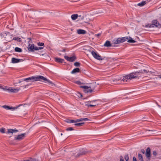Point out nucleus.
I'll return each mask as SVG.
<instances>
[{
    "label": "nucleus",
    "mask_w": 161,
    "mask_h": 161,
    "mask_svg": "<svg viewBox=\"0 0 161 161\" xmlns=\"http://www.w3.org/2000/svg\"><path fill=\"white\" fill-rule=\"evenodd\" d=\"M86 153V152L85 151H82L80 152V153H78L77 155L76 156V157H79L80 156L82 155L85 154Z\"/></svg>",
    "instance_id": "17"
},
{
    "label": "nucleus",
    "mask_w": 161,
    "mask_h": 161,
    "mask_svg": "<svg viewBox=\"0 0 161 161\" xmlns=\"http://www.w3.org/2000/svg\"><path fill=\"white\" fill-rule=\"evenodd\" d=\"M76 123L79 122L83 121V118H81L80 119H76Z\"/></svg>",
    "instance_id": "36"
},
{
    "label": "nucleus",
    "mask_w": 161,
    "mask_h": 161,
    "mask_svg": "<svg viewBox=\"0 0 161 161\" xmlns=\"http://www.w3.org/2000/svg\"><path fill=\"white\" fill-rule=\"evenodd\" d=\"M128 40L127 42L129 43H134L136 41L130 37H124L121 38H119L117 39H114L113 41V44H120L123 43L125 41Z\"/></svg>",
    "instance_id": "2"
},
{
    "label": "nucleus",
    "mask_w": 161,
    "mask_h": 161,
    "mask_svg": "<svg viewBox=\"0 0 161 161\" xmlns=\"http://www.w3.org/2000/svg\"><path fill=\"white\" fill-rule=\"evenodd\" d=\"M141 152L142 153L144 154L145 153V151L144 149H142L141 151Z\"/></svg>",
    "instance_id": "42"
},
{
    "label": "nucleus",
    "mask_w": 161,
    "mask_h": 161,
    "mask_svg": "<svg viewBox=\"0 0 161 161\" xmlns=\"http://www.w3.org/2000/svg\"><path fill=\"white\" fill-rule=\"evenodd\" d=\"M18 131V130H17L13 129H8V131H7L6 133L7 134H9V133H14Z\"/></svg>",
    "instance_id": "13"
},
{
    "label": "nucleus",
    "mask_w": 161,
    "mask_h": 161,
    "mask_svg": "<svg viewBox=\"0 0 161 161\" xmlns=\"http://www.w3.org/2000/svg\"><path fill=\"white\" fill-rule=\"evenodd\" d=\"M78 16V15L76 14H72L71 16V18L73 20H75L77 18Z\"/></svg>",
    "instance_id": "19"
},
{
    "label": "nucleus",
    "mask_w": 161,
    "mask_h": 161,
    "mask_svg": "<svg viewBox=\"0 0 161 161\" xmlns=\"http://www.w3.org/2000/svg\"><path fill=\"white\" fill-rule=\"evenodd\" d=\"M86 105L87 106L88 108L92 107L95 106H96V104H86Z\"/></svg>",
    "instance_id": "27"
},
{
    "label": "nucleus",
    "mask_w": 161,
    "mask_h": 161,
    "mask_svg": "<svg viewBox=\"0 0 161 161\" xmlns=\"http://www.w3.org/2000/svg\"><path fill=\"white\" fill-rule=\"evenodd\" d=\"M92 103V101H88V102H87V103Z\"/></svg>",
    "instance_id": "55"
},
{
    "label": "nucleus",
    "mask_w": 161,
    "mask_h": 161,
    "mask_svg": "<svg viewBox=\"0 0 161 161\" xmlns=\"http://www.w3.org/2000/svg\"><path fill=\"white\" fill-rule=\"evenodd\" d=\"M77 32L79 34H85L86 33V31L83 30L79 29L77 30Z\"/></svg>",
    "instance_id": "16"
},
{
    "label": "nucleus",
    "mask_w": 161,
    "mask_h": 161,
    "mask_svg": "<svg viewBox=\"0 0 161 161\" xmlns=\"http://www.w3.org/2000/svg\"><path fill=\"white\" fill-rule=\"evenodd\" d=\"M147 131H153V132H154L153 133V134H155V132L156 131L155 130H147Z\"/></svg>",
    "instance_id": "46"
},
{
    "label": "nucleus",
    "mask_w": 161,
    "mask_h": 161,
    "mask_svg": "<svg viewBox=\"0 0 161 161\" xmlns=\"http://www.w3.org/2000/svg\"><path fill=\"white\" fill-rule=\"evenodd\" d=\"M91 53L93 57L97 59L101 60L103 59V58H102V57L96 52L93 51H92Z\"/></svg>",
    "instance_id": "4"
},
{
    "label": "nucleus",
    "mask_w": 161,
    "mask_h": 161,
    "mask_svg": "<svg viewBox=\"0 0 161 161\" xmlns=\"http://www.w3.org/2000/svg\"><path fill=\"white\" fill-rule=\"evenodd\" d=\"M125 159L126 161H128L129 160V157L128 155H126L125 157Z\"/></svg>",
    "instance_id": "34"
},
{
    "label": "nucleus",
    "mask_w": 161,
    "mask_h": 161,
    "mask_svg": "<svg viewBox=\"0 0 161 161\" xmlns=\"http://www.w3.org/2000/svg\"><path fill=\"white\" fill-rule=\"evenodd\" d=\"M38 47L34 46V50H37L38 49Z\"/></svg>",
    "instance_id": "49"
},
{
    "label": "nucleus",
    "mask_w": 161,
    "mask_h": 161,
    "mask_svg": "<svg viewBox=\"0 0 161 161\" xmlns=\"http://www.w3.org/2000/svg\"><path fill=\"white\" fill-rule=\"evenodd\" d=\"M37 45L38 46H43L44 45V43H40V42H38L37 44Z\"/></svg>",
    "instance_id": "33"
},
{
    "label": "nucleus",
    "mask_w": 161,
    "mask_h": 161,
    "mask_svg": "<svg viewBox=\"0 0 161 161\" xmlns=\"http://www.w3.org/2000/svg\"><path fill=\"white\" fill-rule=\"evenodd\" d=\"M71 120L69 119L66 122L68 123H71Z\"/></svg>",
    "instance_id": "48"
},
{
    "label": "nucleus",
    "mask_w": 161,
    "mask_h": 161,
    "mask_svg": "<svg viewBox=\"0 0 161 161\" xmlns=\"http://www.w3.org/2000/svg\"><path fill=\"white\" fill-rule=\"evenodd\" d=\"M81 87L85 89V91H86L87 89H88V87L86 86H81Z\"/></svg>",
    "instance_id": "32"
},
{
    "label": "nucleus",
    "mask_w": 161,
    "mask_h": 161,
    "mask_svg": "<svg viewBox=\"0 0 161 161\" xmlns=\"http://www.w3.org/2000/svg\"><path fill=\"white\" fill-rule=\"evenodd\" d=\"M15 51L16 52H21L22 51V50L21 48H19L18 47H16L15 48Z\"/></svg>",
    "instance_id": "23"
},
{
    "label": "nucleus",
    "mask_w": 161,
    "mask_h": 161,
    "mask_svg": "<svg viewBox=\"0 0 161 161\" xmlns=\"http://www.w3.org/2000/svg\"><path fill=\"white\" fill-rule=\"evenodd\" d=\"M89 119H87V118H83V121H88V120H89Z\"/></svg>",
    "instance_id": "44"
},
{
    "label": "nucleus",
    "mask_w": 161,
    "mask_h": 161,
    "mask_svg": "<svg viewBox=\"0 0 161 161\" xmlns=\"http://www.w3.org/2000/svg\"><path fill=\"white\" fill-rule=\"evenodd\" d=\"M80 69L78 68H77L73 69L71 71V73L72 74H74L76 73L79 72H80Z\"/></svg>",
    "instance_id": "18"
},
{
    "label": "nucleus",
    "mask_w": 161,
    "mask_h": 161,
    "mask_svg": "<svg viewBox=\"0 0 161 161\" xmlns=\"http://www.w3.org/2000/svg\"><path fill=\"white\" fill-rule=\"evenodd\" d=\"M43 49V47H38L37 50H41Z\"/></svg>",
    "instance_id": "50"
},
{
    "label": "nucleus",
    "mask_w": 161,
    "mask_h": 161,
    "mask_svg": "<svg viewBox=\"0 0 161 161\" xmlns=\"http://www.w3.org/2000/svg\"><path fill=\"white\" fill-rule=\"evenodd\" d=\"M158 77L161 78V75H158Z\"/></svg>",
    "instance_id": "58"
},
{
    "label": "nucleus",
    "mask_w": 161,
    "mask_h": 161,
    "mask_svg": "<svg viewBox=\"0 0 161 161\" xmlns=\"http://www.w3.org/2000/svg\"><path fill=\"white\" fill-rule=\"evenodd\" d=\"M26 161V160H23V161Z\"/></svg>",
    "instance_id": "64"
},
{
    "label": "nucleus",
    "mask_w": 161,
    "mask_h": 161,
    "mask_svg": "<svg viewBox=\"0 0 161 161\" xmlns=\"http://www.w3.org/2000/svg\"><path fill=\"white\" fill-rule=\"evenodd\" d=\"M78 16H79V17H81V15H79Z\"/></svg>",
    "instance_id": "62"
},
{
    "label": "nucleus",
    "mask_w": 161,
    "mask_h": 161,
    "mask_svg": "<svg viewBox=\"0 0 161 161\" xmlns=\"http://www.w3.org/2000/svg\"><path fill=\"white\" fill-rule=\"evenodd\" d=\"M48 79L41 75H37L35 76H32L23 79V81L31 80L32 81H34L38 80H43L44 82H45Z\"/></svg>",
    "instance_id": "3"
},
{
    "label": "nucleus",
    "mask_w": 161,
    "mask_h": 161,
    "mask_svg": "<svg viewBox=\"0 0 161 161\" xmlns=\"http://www.w3.org/2000/svg\"><path fill=\"white\" fill-rule=\"evenodd\" d=\"M153 154L154 157H156L157 156V153L156 151H153Z\"/></svg>",
    "instance_id": "35"
},
{
    "label": "nucleus",
    "mask_w": 161,
    "mask_h": 161,
    "mask_svg": "<svg viewBox=\"0 0 161 161\" xmlns=\"http://www.w3.org/2000/svg\"><path fill=\"white\" fill-rule=\"evenodd\" d=\"M145 27L146 28L148 27V28H151V27H154V26H153L152 23L151 24H148L147 25H146Z\"/></svg>",
    "instance_id": "24"
},
{
    "label": "nucleus",
    "mask_w": 161,
    "mask_h": 161,
    "mask_svg": "<svg viewBox=\"0 0 161 161\" xmlns=\"http://www.w3.org/2000/svg\"><path fill=\"white\" fill-rule=\"evenodd\" d=\"M75 83L78 85H80L81 84L80 81H76L75 82Z\"/></svg>",
    "instance_id": "37"
},
{
    "label": "nucleus",
    "mask_w": 161,
    "mask_h": 161,
    "mask_svg": "<svg viewBox=\"0 0 161 161\" xmlns=\"http://www.w3.org/2000/svg\"><path fill=\"white\" fill-rule=\"evenodd\" d=\"M14 88L12 87H10V92H13V91H14Z\"/></svg>",
    "instance_id": "45"
},
{
    "label": "nucleus",
    "mask_w": 161,
    "mask_h": 161,
    "mask_svg": "<svg viewBox=\"0 0 161 161\" xmlns=\"http://www.w3.org/2000/svg\"><path fill=\"white\" fill-rule=\"evenodd\" d=\"M74 65L76 66H79L80 65V63L78 62H76L74 63Z\"/></svg>",
    "instance_id": "31"
},
{
    "label": "nucleus",
    "mask_w": 161,
    "mask_h": 161,
    "mask_svg": "<svg viewBox=\"0 0 161 161\" xmlns=\"http://www.w3.org/2000/svg\"><path fill=\"white\" fill-rule=\"evenodd\" d=\"M55 61L58 63H62L64 62V60L61 58H54Z\"/></svg>",
    "instance_id": "15"
},
{
    "label": "nucleus",
    "mask_w": 161,
    "mask_h": 161,
    "mask_svg": "<svg viewBox=\"0 0 161 161\" xmlns=\"http://www.w3.org/2000/svg\"><path fill=\"white\" fill-rule=\"evenodd\" d=\"M96 101V100H93V101H92V103H93V102H95V101Z\"/></svg>",
    "instance_id": "56"
},
{
    "label": "nucleus",
    "mask_w": 161,
    "mask_h": 161,
    "mask_svg": "<svg viewBox=\"0 0 161 161\" xmlns=\"http://www.w3.org/2000/svg\"><path fill=\"white\" fill-rule=\"evenodd\" d=\"M73 130H74V129L72 127L67 128L66 129V130L67 131Z\"/></svg>",
    "instance_id": "30"
},
{
    "label": "nucleus",
    "mask_w": 161,
    "mask_h": 161,
    "mask_svg": "<svg viewBox=\"0 0 161 161\" xmlns=\"http://www.w3.org/2000/svg\"><path fill=\"white\" fill-rule=\"evenodd\" d=\"M133 161H137L135 157H134L133 158Z\"/></svg>",
    "instance_id": "47"
},
{
    "label": "nucleus",
    "mask_w": 161,
    "mask_h": 161,
    "mask_svg": "<svg viewBox=\"0 0 161 161\" xmlns=\"http://www.w3.org/2000/svg\"><path fill=\"white\" fill-rule=\"evenodd\" d=\"M80 97H82V94L81 93H80Z\"/></svg>",
    "instance_id": "60"
},
{
    "label": "nucleus",
    "mask_w": 161,
    "mask_h": 161,
    "mask_svg": "<svg viewBox=\"0 0 161 161\" xmlns=\"http://www.w3.org/2000/svg\"><path fill=\"white\" fill-rule=\"evenodd\" d=\"M5 129L4 128H3L0 129V132L2 133H5Z\"/></svg>",
    "instance_id": "29"
},
{
    "label": "nucleus",
    "mask_w": 161,
    "mask_h": 161,
    "mask_svg": "<svg viewBox=\"0 0 161 161\" xmlns=\"http://www.w3.org/2000/svg\"><path fill=\"white\" fill-rule=\"evenodd\" d=\"M81 19H84V17L83 16H82Z\"/></svg>",
    "instance_id": "57"
},
{
    "label": "nucleus",
    "mask_w": 161,
    "mask_h": 161,
    "mask_svg": "<svg viewBox=\"0 0 161 161\" xmlns=\"http://www.w3.org/2000/svg\"><path fill=\"white\" fill-rule=\"evenodd\" d=\"M110 4L112 3V2L109 1L108 0H106Z\"/></svg>",
    "instance_id": "54"
},
{
    "label": "nucleus",
    "mask_w": 161,
    "mask_h": 161,
    "mask_svg": "<svg viewBox=\"0 0 161 161\" xmlns=\"http://www.w3.org/2000/svg\"><path fill=\"white\" fill-rule=\"evenodd\" d=\"M146 3V2L142 1L141 3H139L137 4V5L140 6H142L145 5Z\"/></svg>",
    "instance_id": "20"
},
{
    "label": "nucleus",
    "mask_w": 161,
    "mask_h": 161,
    "mask_svg": "<svg viewBox=\"0 0 161 161\" xmlns=\"http://www.w3.org/2000/svg\"><path fill=\"white\" fill-rule=\"evenodd\" d=\"M25 135L26 134L25 133L18 135L14 137V139L18 141H21L25 138Z\"/></svg>",
    "instance_id": "6"
},
{
    "label": "nucleus",
    "mask_w": 161,
    "mask_h": 161,
    "mask_svg": "<svg viewBox=\"0 0 161 161\" xmlns=\"http://www.w3.org/2000/svg\"><path fill=\"white\" fill-rule=\"evenodd\" d=\"M26 161H31V158L29 160H26Z\"/></svg>",
    "instance_id": "59"
},
{
    "label": "nucleus",
    "mask_w": 161,
    "mask_h": 161,
    "mask_svg": "<svg viewBox=\"0 0 161 161\" xmlns=\"http://www.w3.org/2000/svg\"><path fill=\"white\" fill-rule=\"evenodd\" d=\"M6 90L8 92H10V88L6 89Z\"/></svg>",
    "instance_id": "51"
},
{
    "label": "nucleus",
    "mask_w": 161,
    "mask_h": 161,
    "mask_svg": "<svg viewBox=\"0 0 161 161\" xmlns=\"http://www.w3.org/2000/svg\"><path fill=\"white\" fill-rule=\"evenodd\" d=\"M71 123H76V119L71 120Z\"/></svg>",
    "instance_id": "40"
},
{
    "label": "nucleus",
    "mask_w": 161,
    "mask_h": 161,
    "mask_svg": "<svg viewBox=\"0 0 161 161\" xmlns=\"http://www.w3.org/2000/svg\"><path fill=\"white\" fill-rule=\"evenodd\" d=\"M56 98H57L58 100H59V98L57 96Z\"/></svg>",
    "instance_id": "61"
},
{
    "label": "nucleus",
    "mask_w": 161,
    "mask_h": 161,
    "mask_svg": "<svg viewBox=\"0 0 161 161\" xmlns=\"http://www.w3.org/2000/svg\"><path fill=\"white\" fill-rule=\"evenodd\" d=\"M145 155L147 160L150 161L151 159V149L150 147H148L146 150Z\"/></svg>",
    "instance_id": "5"
},
{
    "label": "nucleus",
    "mask_w": 161,
    "mask_h": 161,
    "mask_svg": "<svg viewBox=\"0 0 161 161\" xmlns=\"http://www.w3.org/2000/svg\"><path fill=\"white\" fill-rule=\"evenodd\" d=\"M20 90V88H14V91L13 92V93H16L18 91H19Z\"/></svg>",
    "instance_id": "26"
},
{
    "label": "nucleus",
    "mask_w": 161,
    "mask_h": 161,
    "mask_svg": "<svg viewBox=\"0 0 161 161\" xmlns=\"http://www.w3.org/2000/svg\"><path fill=\"white\" fill-rule=\"evenodd\" d=\"M143 71H144V73H148V72L145 69H144Z\"/></svg>",
    "instance_id": "53"
},
{
    "label": "nucleus",
    "mask_w": 161,
    "mask_h": 161,
    "mask_svg": "<svg viewBox=\"0 0 161 161\" xmlns=\"http://www.w3.org/2000/svg\"><path fill=\"white\" fill-rule=\"evenodd\" d=\"M143 72L142 70L139 71H136L133 72L128 75H125L124 76L123 79L119 78H116L115 79H112L111 80V82H113L114 84H118L119 83L117 82L119 80H121V81L123 82L127 81L129 80H131L134 78H136L138 75L137 74H142Z\"/></svg>",
    "instance_id": "1"
},
{
    "label": "nucleus",
    "mask_w": 161,
    "mask_h": 161,
    "mask_svg": "<svg viewBox=\"0 0 161 161\" xmlns=\"http://www.w3.org/2000/svg\"><path fill=\"white\" fill-rule=\"evenodd\" d=\"M84 123H75L74 124V125L75 126H81L82 125L84 124Z\"/></svg>",
    "instance_id": "25"
},
{
    "label": "nucleus",
    "mask_w": 161,
    "mask_h": 161,
    "mask_svg": "<svg viewBox=\"0 0 161 161\" xmlns=\"http://www.w3.org/2000/svg\"><path fill=\"white\" fill-rule=\"evenodd\" d=\"M64 58L68 61L69 62H73L76 59V57L74 56L71 57L65 56H64Z\"/></svg>",
    "instance_id": "9"
},
{
    "label": "nucleus",
    "mask_w": 161,
    "mask_h": 161,
    "mask_svg": "<svg viewBox=\"0 0 161 161\" xmlns=\"http://www.w3.org/2000/svg\"><path fill=\"white\" fill-rule=\"evenodd\" d=\"M47 82H48L49 85L52 86H55V85L53 83L52 81H50L48 79L47 80Z\"/></svg>",
    "instance_id": "21"
},
{
    "label": "nucleus",
    "mask_w": 161,
    "mask_h": 161,
    "mask_svg": "<svg viewBox=\"0 0 161 161\" xmlns=\"http://www.w3.org/2000/svg\"><path fill=\"white\" fill-rule=\"evenodd\" d=\"M101 35V33H99L97 34H95V36H97V37H98L99 36H100Z\"/></svg>",
    "instance_id": "43"
},
{
    "label": "nucleus",
    "mask_w": 161,
    "mask_h": 161,
    "mask_svg": "<svg viewBox=\"0 0 161 161\" xmlns=\"http://www.w3.org/2000/svg\"><path fill=\"white\" fill-rule=\"evenodd\" d=\"M98 85L96 84V83L95 84L92 85L91 86L88 87L86 92H87L91 93L95 89V87H96Z\"/></svg>",
    "instance_id": "7"
},
{
    "label": "nucleus",
    "mask_w": 161,
    "mask_h": 161,
    "mask_svg": "<svg viewBox=\"0 0 161 161\" xmlns=\"http://www.w3.org/2000/svg\"><path fill=\"white\" fill-rule=\"evenodd\" d=\"M120 161H124L123 157L122 156H120Z\"/></svg>",
    "instance_id": "39"
},
{
    "label": "nucleus",
    "mask_w": 161,
    "mask_h": 161,
    "mask_svg": "<svg viewBox=\"0 0 161 161\" xmlns=\"http://www.w3.org/2000/svg\"><path fill=\"white\" fill-rule=\"evenodd\" d=\"M2 107L8 110L11 109L13 110H14L18 108V106H17L15 107H10L6 105H4L2 106Z\"/></svg>",
    "instance_id": "10"
},
{
    "label": "nucleus",
    "mask_w": 161,
    "mask_h": 161,
    "mask_svg": "<svg viewBox=\"0 0 161 161\" xmlns=\"http://www.w3.org/2000/svg\"><path fill=\"white\" fill-rule=\"evenodd\" d=\"M57 94L54 92H51L50 94L49 95L50 96H57Z\"/></svg>",
    "instance_id": "28"
},
{
    "label": "nucleus",
    "mask_w": 161,
    "mask_h": 161,
    "mask_svg": "<svg viewBox=\"0 0 161 161\" xmlns=\"http://www.w3.org/2000/svg\"><path fill=\"white\" fill-rule=\"evenodd\" d=\"M66 50L65 49H63L62 51H61V52H66Z\"/></svg>",
    "instance_id": "52"
},
{
    "label": "nucleus",
    "mask_w": 161,
    "mask_h": 161,
    "mask_svg": "<svg viewBox=\"0 0 161 161\" xmlns=\"http://www.w3.org/2000/svg\"><path fill=\"white\" fill-rule=\"evenodd\" d=\"M34 44H29L28 45V50L31 52H33L34 51Z\"/></svg>",
    "instance_id": "12"
},
{
    "label": "nucleus",
    "mask_w": 161,
    "mask_h": 161,
    "mask_svg": "<svg viewBox=\"0 0 161 161\" xmlns=\"http://www.w3.org/2000/svg\"><path fill=\"white\" fill-rule=\"evenodd\" d=\"M138 159L140 160V161H144L142 156L141 154L139 153L138 154Z\"/></svg>",
    "instance_id": "22"
},
{
    "label": "nucleus",
    "mask_w": 161,
    "mask_h": 161,
    "mask_svg": "<svg viewBox=\"0 0 161 161\" xmlns=\"http://www.w3.org/2000/svg\"><path fill=\"white\" fill-rule=\"evenodd\" d=\"M153 26L157 27L158 28L161 27V25L160 24L157 20H153L152 22Z\"/></svg>",
    "instance_id": "8"
},
{
    "label": "nucleus",
    "mask_w": 161,
    "mask_h": 161,
    "mask_svg": "<svg viewBox=\"0 0 161 161\" xmlns=\"http://www.w3.org/2000/svg\"><path fill=\"white\" fill-rule=\"evenodd\" d=\"M31 161H38L35 158H31Z\"/></svg>",
    "instance_id": "41"
},
{
    "label": "nucleus",
    "mask_w": 161,
    "mask_h": 161,
    "mask_svg": "<svg viewBox=\"0 0 161 161\" xmlns=\"http://www.w3.org/2000/svg\"><path fill=\"white\" fill-rule=\"evenodd\" d=\"M105 47H109L112 46L110 42L109 41H107L104 44Z\"/></svg>",
    "instance_id": "14"
},
{
    "label": "nucleus",
    "mask_w": 161,
    "mask_h": 161,
    "mask_svg": "<svg viewBox=\"0 0 161 161\" xmlns=\"http://www.w3.org/2000/svg\"><path fill=\"white\" fill-rule=\"evenodd\" d=\"M61 136H62L63 135V134L62 133H61Z\"/></svg>",
    "instance_id": "63"
},
{
    "label": "nucleus",
    "mask_w": 161,
    "mask_h": 161,
    "mask_svg": "<svg viewBox=\"0 0 161 161\" xmlns=\"http://www.w3.org/2000/svg\"><path fill=\"white\" fill-rule=\"evenodd\" d=\"M14 39H15V40H17L18 41L20 42L21 39H20V38H18V37H17V38L15 37V38H14Z\"/></svg>",
    "instance_id": "38"
},
{
    "label": "nucleus",
    "mask_w": 161,
    "mask_h": 161,
    "mask_svg": "<svg viewBox=\"0 0 161 161\" xmlns=\"http://www.w3.org/2000/svg\"><path fill=\"white\" fill-rule=\"evenodd\" d=\"M23 61V59H18L14 58H12V63L13 64L18 63Z\"/></svg>",
    "instance_id": "11"
}]
</instances>
